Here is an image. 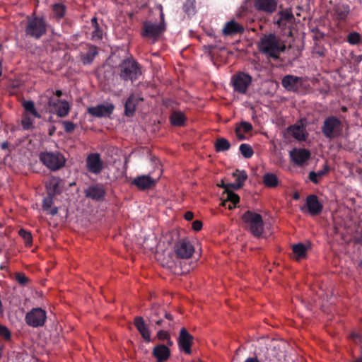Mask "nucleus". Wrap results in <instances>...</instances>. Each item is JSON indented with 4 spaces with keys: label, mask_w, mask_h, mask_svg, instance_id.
<instances>
[{
    "label": "nucleus",
    "mask_w": 362,
    "mask_h": 362,
    "mask_svg": "<svg viewBox=\"0 0 362 362\" xmlns=\"http://www.w3.org/2000/svg\"><path fill=\"white\" fill-rule=\"evenodd\" d=\"M318 177L317 176V174L315 173V172H313V171H311L310 173H309V178L310 180L315 184H317L318 183L319 180H318Z\"/></svg>",
    "instance_id": "obj_51"
},
{
    "label": "nucleus",
    "mask_w": 362,
    "mask_h": 362,
    "mask_svg": "<svg viewBox=\"0 0 362 362\" xmlns=\"http://www.w3.org/2000/svg\"><path fill=\"white\" fill-rule=\"evenodd\" d=\"M343 129L341 122L334 116H329L325 118L322 132L326 138L329 139L336 138L341 135Z\"/></svg>",
    "instance_id": "obj_7"
},
{
    "label": "nucleus",
    "mask_w": 362,
    "mask_h": 362,
    "mask_svg": "<svg viewBox=\"0 0 362 362\" xmlns=\"http://www.w3.org/2000/svg\"><path fill=\"white\" fill-rule=\"evenodd\" d=\"M231 82L235 91L244 94L251 84L252 77L247 74L240 72L232 77Z\"/></svg>",
    "instance_id": "obj_9"
},
{
    "label": "nucleus",
    "mask_w": 362,
    "mask_h": 362,
    "mask_svg": "<svg viewBox=\"0 0 362 362\" xmlns=\"http://www.w3.org/2000/svg\"><path fill=\"white\" fill-rule=\"evenodd\" d=\"M0 336L6 339H8L11 337V332L6 327L0 325Z\"/></svg>",
    "instance_id": "obj_48"
},
{
    "label": "nucleus",
    "mask_w": 362,
    "mask_h": 362,
    "mask_svg": "<svg viewBox=\"0 0 362 362\" xmlns=\"http://www.w3.org/2000/svg\"><path fill=\"white\" fill-rule=\"evenodd\" d=\"M40 161L49 170H58L64 166L66 159L59 152H41L39 156Z\"/></svg>",
    "instance_id": "obj_4"
},
{
    "label": "nucleus",
    "mask_w": 362,
    "mask_h": 362,
    "mask_svg": "<svg viewBox=\"0 0 362 362\" xmlns=\"http://www.w3.org/2000/svg\"><path fill=\"white\" fill-rule=\"evenodd\" d=\"M54 97H57V98H59L62 94V92L59 90H57L56 92L54 91Z\"/></svg>",
    "instance_id": "obj_59"
},
{
    "label": "nucleus",
    "mask_w": 362,
    "mask_h": 362,
    "mask_svg": "<svg viewBox=\"0 0 362 362\" xmlns=\"http://www.w3.org/2000/svg\"><path fill=\"white\" fill-rule=\"evenodd\" d=\"M62 124L65 132L67 133L73 132L76 128L75 124L71 121H63Z\"/></svg>",
    "instance_id": "obj_45"
},
{
    "label": "nucleus",
    "mask_w": 362,
    "mask_h": 362,
    "mask_svg": "<svg viewBox=\"0 0 362 362\" xmlns=\"http://www.w3.org/2000/svg\"><path fill=\"white\" fill-rule=\"evenodd\" d=\"M298 197H298V195L297 194H295L294 198H295L296 199H298Z\"/></svg>",
    "instance_id": "obj_64"
},
{
    "label": "nucleus",
    "mask_w": 362,
    "mask_h": 362,
    "mask_svg": "<svg viewBox=\"0 0 362 362\" xmlns=\"http://www.w3.org/2000/svg\"><path fill=\"white\" fill-rule=\"evenodd\" d=\"M185 218L187 221H190L193 218V213L191 211H187L185 214Z\"/></svg>",
    "instance_id": "obj_57"
},
{
    "label": "nucleus",
    "mask_w": 362,
    "mask_h": 362,
    "mask_svg": "<svg viewBox=\"0 0 362 362\" xmlns=\"http://www.w3.org/2000/svg\"><path fill=\"white\" fill-rule=\"evenodd\" d=\"M46 312L39 308H33L25 316L27 324L33 327L42 326L46 321Z\"/></svg>",
    "instance_id": "obj_10"
},
{
    "label": "nucleus",
    "mask_w": 362,
    "mask_h": 362,
    "mask_svg": "<svg viewBox=\"0 0 362 362\" xmlns=\"http://www.w3.org/2000/svg\"><path fill=\"white\" fill-rule=\"evenodd\" d=\"M194 337L189 332L182 327L180 329V335L177 339L178 346L180 351H184L187 354L192 353L191 346L193 342Z\"/></svg>",
    "instance_id": "obj_12"
},
{
    "label": "nucleus",
    "mask_w": 362,
    "mask_h": 362,
    "mask_svg": "<svg viewBox=\"0 0 362 362\" xmlns=\"http://www.w3.org/2000/svg\"><path fill=\"white\" fill-rule=\"evenodd\" d=\"M103 163L100 156L98 153H90L86 158L87 170L95 175L99 174L103 170Z\"/></svg>",
    "instance_id": "obj_13"
},
{
    "label": "nucleus",
    "mask_w": 362,
    "mask_h": 362,
    "mask_svg": "<svg viewBox=\"0 0 362 362\" xmlns=\"http://www.w3.org/2000/svg\"><path fill=\"white\" fill-rule=\"evenodd\" d=\"M303 79L301 77H298L293 75H287L282 79V86L287 90L297 92L302 86Z\"/></svg>",
    "instance_id": "obj_14"
},
{
    "label": "nucleus",
    "mask_w": 362,
    "mask_h": 362,
    "mask_svg": "<svg viewBox=\"0 0 362 362\" xmlns=\"http://www.w3.org/2000/svg\"><path fill=\"white\" fill-rule=\"evenodd\" d=\"M57 211H58V209H57V207H54L53 209H52L50 210V212H49V213H50L52 215H55V214L57 213Z\"/></svg>",
    "instance_id": "obj_61"
},
{
    "label": "nucleus",
    "mask_w": 362,
    "mask_h": 362,
    "mask_svg": "<svg viewBox=\"0 0 362 362\" xmlns=\"http://www.w3.org/2000/svg\"><path fill=\"white\" fill-rule=\"evenodd\" d=\"M97 54V47L95 46H90L88 52L82 56L81 60L84 64H89L93 61Z\"/></svg>",
    "instance_id": "obj_31"
},
{
    "label": "nucleus",
    "mask_w": 362,
    "mask_h": 362,
    "mask_svg": "<svg viewBox=\"0 0 362 362\" xmlns=\"http://www.w3.org/2000/svg\"><path fill=\"white\" fill-rule=\"evenodd\" d=\"M185 120L186 117L182 112L175 111L170 115V122L174 126L184 125Z\"/></svg>",
    "instance_id": "obj_30"
},
{
    "label": "nucleus",
    "mask_w": 362,
    "mask_h": 362,
    "mask_svg": "<svg viewBox=\"0 0 362 362\" xmlns=\"http://www.w3.org/2000/svg\"><path fill=\"white\" fill-rule=\"evenodd\" d=\"M226 207H228L229 209H232L233 208L235 207V206L230 202L227 204Z\"/></svg>",
    "instance_id": "obj_62"
},
{
    "label": "nucleus",
    "mask_w": 362,
    "mask_h": 362,
    "mask_svg": "<svg viewBox=\"0 0 362 362\" xmlns=\"http://www.w3.org/2000/svg\"><path fill=\"white\" fill-rule=\"evenodd\" d=\"M293 252L298 259H301L305 256L306 247L303 244H297L293 245Z\"/></svg>",
    "instance_id": "obj_38"
},
{
    "label": "nucleus",
    "mask_w": 362,
    "mask_h": 362,
    "mask_svg": "<svg viewBox=\"0 0 362 362\" xmlns=\"http://www.w3.org/2000/svg\"><path fill=\"white\" fill-rule=\"evenodd\" d=\"M165 318L166 319L165 323L163 325L164 328L170 329H174L175 322L173 321V315L170 313H164Z\"/></svg>",
    "instance_id": "obj_40"
},
{
    "label": "nucleus",
    "mask_w": 362,
    "mask_h": 362,
    "mask_svg": "<svg viewBox=\"0 0 362 362\" xmlns=\"http://www.w3.org/2000/svg\"><path fill=\"white\" fill-rule=\"evenodd\" d=\"M289 155L296 165H301L309 159L310 153L305 148H293L290 151Z\"/></svg>",
    "instance_id": "obj_17"
},
{
    "label": "nucleus",
    "mask_w": 362,
    "mask_h": 362,
    "mask_svg": "<svg viewBox=\"0 0 362 362\" xmlns=\"http://www.w3.org/2000/svg\"><path fill=\"white\" fill-rule=\"evenodd\" d=\"M259 51L269 58L277 59L286 50L285 42L274 33L263 35L257 44Z\"/></svg>",
    "instance_id": "obj_1"
},
{
    "label": "nucleus",
    "mask_w": 362,
    "mask_h": 362,
    "mask_svg": "<svg viewBox=\"0 0 362 362\" xmlns=\"http://www.w3.org/2000/svg\"><path fill=\"white\" fill-rule=\"evenodd\" d=\"M19 235L25 240V243L28 245H30L32 243V235L31 234L24 229L19 230Z\"/></svg>",
    "instance_id": "obj_42"
},
{
    "label": "nucleus",
    "mask_w": 362,
    "mask_h": 362,
    "mask_svg": "<svg viewBox=\"0 0 362 362\" xmlns=\"http://www.w3.org/2000/svg\"><path fill=\"white\" fill-rule=\"evenodd\" d=\"M168 337L170 334L167 330L160 329L157 332V337L160 340H165Z\"/></svg>",
    "instance_id": "obj_50"
},
{
    "label": "nucleus",
    "mask_w": 362,
    "mask_h": 362,
    "mask_svg": "<svg viewBox=\"0 0 362 362\" xmlns=\"http://www.w3.org/2000/svg\"><path fill=\"white\" fill-rule=\"evenodd\" d=\"M84 193L86 197L97 201L102 199L105 196V190L100 185L90 186L85 189Z\"/></svg>",
    "instance_id": "obj_22"
},
{
    "label": "nucleus",
    "mask_w": 362,
    "mask_h": 362,
    "mask_svg": "<svg viewBox=\"0 0 362 362\" xmlns=\"http://www.w3.org/2000/svg\"><path fill=\"white\" fill-rule=\"evenodd\" d=\"M143 98L138 95L132 94L124 105V112L127 116H132L136 110V105Z\"/></svg>",
    "instance_id": "obj_20"
},
{
    "label": "nucleus",
    "mask_w": 362,
    "mask_h": 362,
    "mask_svg": "<svg viewBox=\"0 0 362 362\" xmlns=\"http://www.w3.org/2000/svg\"><path fill=\"white\" fill-rule=\"evenodd\" d=\"M235 133H236V136H237V137H238L239 139L243 140V139H245L244 135H243V134H241L240 128H236V129H235Z\"/></svg>",
    "instance_id": "obj_56"
},
{
    "label": "nucleus",
    "mask_w": 362,
    "mask_h": 362,
    "mask_svg": "<svg viewBox=\"0 0 362 362\" xmlns=\"http://www.w3.org/2000/svg\"><path fill=\"white\" fill-rule=\"evenodd\" d=\"M239 196L228 189V191H227V198L222 202V204L223 206H226L227 204L230 202L234 204V206H236V204L239 202Z\"/></svg>",
    "instance_id": "obj_36"
},
{
    "label": "nucleus",
    "mask_w": 362,
    "mask_h": 362,
    "mask_svg": "<svg viewBox=\"0 0 362 362\" xmlns=\"http://www.w3.org/2000/svg\"><path fill=\"white\" fill-rule=\"evenodd\" d=\"M52 196L53 195L49 194L43 199L42 207L45 210H48L51 207L52 204Z\"/></svg>",
    "instance_id": "obj_47"
},
{
    "label": "nucleus",
    "mask_w": 362,
    "mask_h": 362,
    "mask_svg": "<svg viewBox=\"0 0 362 362\" xmlns=\"http://www.w3.org/2000/svg\"><path fill=\"white\" fill-rule=\"evenodd\" d=\"M36 117H33L28 115L23 114L21 119V125L24 130H28L34 127V123Z\"/></svg>",
    "instance_id": "obj_33"
},
{
    "label": "nucleus",
    "mask_w": 362,
    "mask_h": 362,
    "mask_svg": "<svg viewBox=\"0 0 362 362\" xmlns=\"http://www.w3.org/2000/svg\"><path fill=\"white\" fill-rule=\"evenodd\" d=\"M16 279L21 285H25L28 282V278L23 273H17Z\"/></svg>",
    "instance_id": "obj_46"
},
{
    "label": "nucleus",
    "mask_w": 362,
    "mask_h": 362,
    "mask_svg": "<svg viewBox=\"0 0 362 362\" xmlns=\"http://www.w3.org/2000/svg\"><path fill=\"white\" fill-rule=\"evenodd\" d=\"M22 106L24 108L23 114L28 115L33 117H36L37 119L41 118V115L35 108V103L33 101L24 100L22 103Z\"/></svg>",
    "instance_id": "obj_27"
},
{
    "label": "nucleus",
    "mask_w": 362,
    "mask_h": 362,
    "mask_svg": "<svg viewBox=\"0 0 362 362\" xmlns=\"http://www.w3.org/2000/svg\"><path fill=\"white\" fill-rule=\"evenodd\" d=\"M230 146V144L229 141L224 138L217 139L215 143L216 150L219 152L228 150Z\"/></svg>",
    "instance_id": "obj_35"
},
{
    "label": "nucleus",
    "mask_w": 362,
    "mask_h": 362,
    "mask_svg": "<svg viewBox=\"0 0 362 362\" xmlns=\"http://www.w3.org/2000/svg\"><path fill=\"white\" fill-rule=\"evenodd\" d=\"M91 21L93 26L91 38L94 40H100L103 36V32L99 28L96 18H93Z\"/></svg>",
    "instance_id": "obj_34"
},
{
    "label": "nucleus",
    "mask_w": 362,
    "mask_h": 362,
    "mask_svg": "<svg viewBox=\"0 0 362 362\" xmlns=\"http://www.w3.org/2000/svg\"><path fill=\"white\" fill-rule=\"evenodd\" d=\"M202 228V223L200 221H194L192 223V228L196 230V231H198L199 230H201Z\"/></svg>",
    "instance_id": "obj_52"
},
{
    "label": "nucleus",
    "mask_w": 362,
    "mask_h": 362,
    "mask_svg": "<svg viewBox=\"0 0 362 362\" xmlns=\"http://www.w3.org/2000/svg\"><path fill=\"white\" fill-rule=\"evenodd\" d=\"M288 132L298 141H305L308 136L305 127L302 124H293L288 128Z\"/></svg>",
    "instance_id": "obj_21"
},
{
    "label": "nucleus",
    "mask_w": 362,
    "mask_h": 362,
    "mask_svg": "<svg viewBox=\"0 0 362 362\" xmlns=\"http://www.w3.org/2000/svg\"><path fill=\"white\" fill-rule=\"evenodd\" d=\"M277 16L278 18L275 21V23L282 30L292 25L294 21V16L291 11L288 9L279 11Z\"/></svg>",
    "instance_id": "obj_16"
},
{
    "label": "nucleus",
    "mask_w": 362,
    "mask_h": 362,
    "mask_svg": "<svg viewBox=\"0 0 362 362\" xmlns=\"http://www.w3.org/2000/svg\"><path fill=\"white\" fill-rule=\"evenodd\" d=\"M160 22L159 23H154L151 21L144 23L141 33L144 37L151 38L155 41L165 30L166 25L164 22V14L161 6H160Z\"/></svg>",
    "instance_id": "obj_5"
},
{
    "label": "nucleus",
    "mask_w": 362,
    "mask_h": 362,
    "mask_svg": "<svg viewBox=\"0 0 362 362\" xmlns=\"http://www.w3.org/2000/svg\"><path fill=\"white\" fill-rule=\"evenodd\" d=\"M160 176V172L157 177L151 176V174L140 175L132 181V185L136 186L140 190L148 189L153 187Z\"/></svg>",
    "instance_id": "obj_11"
},
{
    "label": "nucleus",
    "mask_w": 362,
    "mask_h": 362,
    "mask_svg": "<svg viewBox=\"0 0 362 362\" xmlns=\"http://www.w3.org/2000/svg\"><path fill=\"white\" fill-rule=\"evenodd\" d=\"M239 149L241 154L246 158H251L254 153L251 146L247 144H242L240 146Z\"/></svg>",
    "instance_id": "obj_37"
},
{
    "label": "nucleus",
    "mask_w": 362,
    "mask_h": 362,
    "mask_svg": "<svg viewBox=\"0 0 362 362\" xmlns=\"http://www.w3.org/2000/svg\"><path fill=\"white\" fill-rule=\"evenodd\" d=\"M351 338L353 340H354V341H355L356 343L361 342V336H360L358 334H357V333H352V334H351Z\"/></svg>",
    "instance_id": "obj_54"
},
{
    "label": "nucleus",
    "mask_w": 362,
    "mask_h": 362,
    "mask_svg": "<svg viewBox=\"0 0 362 362\" xmlns=\"http://www.w3.org/2000/svg\"><path fill=\"white\" fill-rule=\"evenodd\" d=\"M245 362H259L255 358H248Z\"/></svg>",
    "instance_id": "obj_60"
},
{
    "label": "nucleus",
    "mask_w": 362,
    "mask_h": 362,
    "mask_svg": "<svg viewBox=\"0 0 362 362\" xmlns=\"http://www.w3.org/2000/svg\"><path fill=\"white\" fill-rule=\"evenodd\" d=\"M263 182L268 187H275L279 184V180L274 173H266L263 176Z\"/></svg>",
    "instance_id": "obj_32"
},
{
    "label": "nucleus",
    "mask_w": 362,
    "mask_h": 362,
    "mask_svg": "<svg viewBox=\"0 0 362 362\" xmlns=\"http://www.w3.org/2000/svg\"><path fill=\"white\" fill-rule=\"evenodd\" d=\"M40 103L47 104L50 107L49 111L54 112L60 117H66L70 110V106L67 101L54 97V90L47 89L40 95Z\"/></svg>",
    "instance_id": "obj_2"
},
{
    "label": "nucleus",
    "mask_w": 362,
    "mask_h": 362,
    "mask_svg": "<svg viewBox=\"0 0 362 362\" xmlns=\"http://www.w3.org/2000/svg\"><path fill=\"white\" fill-rule=\"evenodd\" d=\"M134 325L143 339L147 341H151V334L148 328L146 327L143 317H137L134 320Z\"/></svg>",
    "instance_id": "obj_24"
},
{
    "label": "nucleus",
    "mask_w": 362,
    "mask_h": 362,
    "mask_svg": "<svg viewBox=\"0 0 362 362\" xmlns=\"http://www.w3.org/2000/svg\"><path fill=\"white\" fill-rule=\"evenodd\" d=\"M165 340L168 346H171L173 345V341L171 340L170 337H168Z\"/></svg>",
    "instance_id": "obj_58"
},
{
    "label": "nucleus",
    "mask_w": 362,
    "mask_h": 362,
    "mask_svg": "<svg viewBox=\"0 0 362 362\" xmlns=\"http://www.w3.org/2000/svg\"><path fill=\"white\" fill-rule=\"evenodd\" d=\"M244 30L243 27L235 22L234 21H230L228 22L223 29V33L225 35H233L238 33H241Z\"/></svg>",
    "instance_id": "obj_26"
},
{
    "label": "nucleus",
    "mask_w": 362,
    "mask_h": 362,
    "mask_svg": "<svg viewBox=\"0 0 362 362\" xmlns=\"http://www.w3.org/2000/svg\"><path fill=\"white\" fill-rule=\"evenodd\" d=\"M306 206L309 214L312 216L319 214L323 209L322 204L316 195L311 194L306 198Z\"/></svg>",
    "instance_id": "obj_19"
},
{
    "label": "nucleus",
    "mask_w": 362,
    "mask_h": 362,
    "mask_svg": "<svg viewBox=\"0 0 362 362\" xmlns=\"http://www.w3.org/2000/svg\"><path fill=\"white\" fill-rule=\"evenodd\" d=\"M152 354L156 358L157 362H163L168 359L170 351L167 346L158 344L153 349Z\"/></svg>",
    "instance_id": "obj_23"
},
{
    "label": "nucleus",
    "mask_w": 362,
    "mask_h": 362,
    "mask_svg": "<svg viewBox=\"0 0 362 362\" xmlns=\"http://www.w3.org/2000/svg\"><path fill=\"white\" fill-rule=\"evenodd\" d=\"M237 128H240V132L243 130L245 132H248L252 129V125L250 122H242Z\"/></svg>",
    "instance_id": "obj_49"
},
{
    "label": "nucleus",
    "mask_w": 362,
    "mask_h": 362,
    "mask_svg": "<svg viewBox=\"0 0 362 362\" xmlns=\"http://www.w3.org/2000/svg\"><path fill=\"white\" fill-rule=\"evenodd\" d=\"M328 170H329L328 167L327 165H325L323 170L315 172V173L317 174V177H321L328 171Z\"/></svg>",
    "instance_id": "obj_53"
},
{
    "label": "nucleus",
    "mask_w": 362,
    "mask_h": 362,
    "mask_svg": "<svg viewBox=\"0 0 362 362\" xmlns=\"http://www.w3.org/2000/svg\"><path fill=\"white\" fill-rule=\"evenodd\" d=\"M218 186H219L222 188H224L226 192L228 191V189H230V188H231L230 186V184L226 185L223 180H221L220 184H218Z\"/></svg>",
    "instance_id": "obj_55"
},
{
    "label": "nucleus",
    "mask_w": 362,
    "mask_h": 362,
    "mask_svg": "<svg viewBox=\"0 0 362 362\" xmlns=\"http://www.w3.org/2000/svg\"><path fill=\"white\" fill-rule=\"evenodd\" d=\"M360 40L361 35L357 33H351L348 35V42L351 45L358 44Z\"/></svg>",
    "instance_id": "obj_43"
},
{
    "label": "nucleus",
    "mask_w": 362,
    "mask_h": 362,
    "mask_svg": "<svg viewBox=\"0 0 362 362\" xmlns=\"http://www.w3.org/2000/svg\"><path fill=\"white\" fill-rule=\"evenodd\" d=\"M184 11L188 15H192L194 13V5L193 0H187L184 5Z\"/></svg>",
    "instance_id": "obj_41"
},
{
    "label": "nucleus",
    "mask_w": 362,
    "mask_h": 362,
    "mask_svg": "<svg viewBox=\"0 0 362 362\" xmlns=\"http://www.w3.org/2000/svg\"><path fill=\"white\" fill-rule=\"evenodd\" d=\"M355 362H362V358L356 360Z\"/></svg>",
    "instance_id": "obj_63"
},
{
    "label": "nucleus",
    "mask_w": 362,
    "mask_h": 362,
    "mask_svg": "<svg viewBox=\"0 0 362 362\" xmlns=\"http://www.w3.org/2000/svg\"><path fill=\"white\" fill-rule=\"evenodd\" d=\"M119 76L125 80H136L141 75L137 63L132 58L124 59L119 66Z\"/></svg>",
    "instance_id": "obj_6"
},
{
    "label": "nucleus",
    "mask_w": 362,
    "mask_h": 362,
    "mask_svg": "<svg viewBox=\"0 0 362 362\" xmlns=\"http://www.w3.org/2000/svg\"><path fill=\"white\" fill-rule=\"evenodd\" d=\"M114 108L115 107L112 104L107 103L89 107L88 111L94 117H102L110 116L112 113Z\"/></svg>",
    "instance_id": "obj_18"
},
{
    "label": "nucleus",
    "mask_w": 362,
    "mask_h": 362,
    "mask_svg": "<svg viewBox=\"0 0 362 362\" xmlns=\"http://www.w3.org/2000/svg\"><path fill=\"white\" fill-rule=\"evenodd\" d=\"M156 315H157V312L156 310L153 311V313H152L151 316V321L153 322V323H155L156 325H158V326H162L164 325V323H165V320L166 319H157L156 317Z\"/></svg>",
    "instance_id": "obj_44"
},
{
    "label": "nucleus",
    "mask_w": 362,
    "mask_h": 362,
    "mask_svg": "<svg viewBox=\"0 0 362 362\" xmlns=\"http://www.w3.org/2000/svg\"><path fill=\"white\" fill-rule=\"evenodd\" d=\"M61 179L57 177H51L46 183V187L49 195H54L57 191Z\"/></svg>",
    "instance_id": "obj_29"
},
{
    "label": "nucleus",
    "mask_w": 362,
    "mask_h": 362,
    "mask_svg": "<svg viewBox=\"0 0 362 362\" xmlns=\"http://www.w3.org/2000/svg\"><path fill=\"white\" fill-rule=\"evenodd\" d=\"M245 228L255 237H260L264 232L262 217L259 214L252 211H245L242 216Z\"/></svg>",
    "instance_id": "obj_3"
},
{
    "label": "nucleus",
    "mask_w": 362,
    "mask_h": 362,
    "mask_svg": "<svg viewBox=\"0 0 362 362\" xmlns=\"http://www.w3.org/2000/svg\"><path fill=\"white\" fill-rule=\"evenodd\" d=\"M255 6L259 11L272 13L276 10V2L275 0H257Z\"/></svg>",
    "instance_id": "obj_25"
},
{
    "label": "nucleus",
    "mask_w": 362,
    "mask_h": 362,
    "mask_svg": "<svg viewBox=\"0 0 362 362\" xmlns=\"http://www.w3.org/2000/svg\"><path fill=\"white\" fill-rule=\"evenodd\" d=\"M233 175L236 177V180L235 182L230 183V186L231 188L234 189H238L240 187H242L243 185H244V182L246 180L247 175L244 170L233 173Z\"/></svg>",
    "instance_id": "obj_28"
},
{
    "label": "nucleus",
    "mask_w": 362,
    "mask_h": 362,
    "mask_svg": "<svg viewBox=\"0 0 362 362\" xmlns=\"http://www.w3.org/2000/svg\"><path fill=\"white\" fill-rule=\"evenodd\" d=\"M175 252L180 258L188 259L194 253V247L190 242L182 240L176 245Z\"/></svg>",
    "instance_id": "obj_15"
},
{
    "label": "nucleus",
    "mask_w": 362,
    "mask_h": 362,
    "mask_svg": "<svg viewBox=\"0 0 362 362\" xmlns=\"http://www.w3.org/2000/svg\"><path fill=\"white\" fill-rule=\"evenodd\" d=\"M46 32V24L42 18H33L29 19L25 28V33L28 35L40 38Z\"/></svg>",
    "instance_id": "obj_8"
},
{
    "label": "nucleus",
    "mask_w": 362,
    "mask_h": 362,
    "mask_svg": "<svg viewBox=\"0 0 362 362\" xmlns=\"http://www.w3.org/2000/svg\"><path fill=\"white\" fill-rule=\"evenodd\" d=\"M66 8L62 4H57L53 6V12L56 17L62 18L65 13Z\"/></svg>",
    "instance_id": "obj_39"
}]
</instances>
